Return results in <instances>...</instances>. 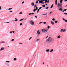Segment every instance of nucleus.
<instances>
[{
  "label": "nucleus",
  "instance_id": "bb28decb",
  "mask_svg": "<svg viewBox=\"0 0 67 67\" xmlns=\"http://www.w3.org/2000/svg\"><path fill=\"white\" fill-rule=\"evenodd\" d=\"M47 28L48 29H49V28H50V26H48L47 27Z\"/></svg>",
  "mask_w": 67,
  "mask_h": 67
},
{
  "label": "nucleus",
  "instance_id": "de8ad7c7",
  "mask_svg": "<svg viewBox=\"0 0 67 67\" xmlns=\"http://www.w3.org/2000/svg\"><path fill=\"white\" fill-rule=\"evenodd\" d=\"M47 1H45L44 3H47Z\"/></svg>",
  "mask_w": 67,
  "mask_h": 67
},
{
  "label": "nucleus",
  "instance_id": "4d7b16f0",
  "mask_svg": "<svg viewBox=\"0 0 67 67\" xmlns=\"http://www.w3.org/2000/svg\"><path fill=\"white\" fill-rule=\"evenodd\" d=\"M64 14H66V15H67V13H64Z\"/></svg>",
  "mask_w": 67,
  "mask_h": 67
},
{
  "label": "nucleus",
  "instance_id": "4468645a",
  "mask_svg": "<svg viewBox=\"0 0 67 67\" xmlns=\"http://www.w3.org/2000/svg\"><path fill=\"white\" fill-rule=\"evenodd\" d=\"M39 32H40V31H39V30H38L37 32V34H38Z\"/></svg>",
  "mask_w": 67,
  "mask_h": 67
},
{
  "label": "nucleus",
  "instance_id": "4c0bfd02",
  "mask_svg": "<svg viewBox=\"0 0 67 67\" xmlns=\"http://www.w3.org/2000/svg\"><path fill=\"white\" fill-rule=\"evenodd\" d=\"M66 10H67V9H65L64 10V11H66Z\"/></svg>",
  "mask_w": 67,
  "mask_h": 67
},
{
  "label": "nucleus",
  "instance_id": "2f4dec72",
  "mask_svg": "<svg viewBox=\"0 0 67 67\" xmlns=\"http://www.w3.org/2000/svg\"><path fill=\"white\" fill-rule=\"evenodd\" d=\"M39 11H40V10L39 9H38L37 11V13H38L39 12Z\"/></svg>",
  "mask_w": 67,
  "mask_h": 67
},
{
  "label": "nucleus",
  "instance_id": "c85d7f7f",
  "mask_svg": "<svg viewBox=\"0 0 67 67\" xmlns=\"http://www.w3.org/2000/svg\"><path fill=\"white\" fill-rule=\"evenodd\" d=\"M6 63H10V62L9 61H6Z\"/></svg>",
  "mask_w": 67,
  "mask_h": 67
},
{
  "label": "nucleus",
  "instance_id": "aec40b11",
  "mask_svg": "<svg viewBox=\"0 0 67 67\" xmlns=\"http://www.w3.org/2000/svg\"><path fill=\"white\" fill-rule=\"evenodd\" d=\"M53 5L52 4L50 7L51 9H52V8H53Z\"/></svg>",
  "mask_w": 67,
  "mask_h": 67
},
{
  "label": "nucleus",
  "instance_id": "5fc2aeb1",
  "mask_svg": "<svg viewBox=\"0 0 67 67\" xmlns=\"http://www.w3.org/2000/svg\"><path fill=\"white\" fill-rule=\"evenodd\" d=\"M34 14V13L31 14H32V15H33V14Z\"/></svg>",
  "mask_w": 67,
  "mask_h": 67
},
{
  "label": "nucleus",
  "instance_id": "7c9ffc66",
  "mask_svg": "<svg viewBox=\"0 0 67 67\" xmlns=\"http://www.w3.org/2000/svg\"><path fill=\"white\" fill-rule=\"evenodd\" d=\"M46 22H44L43 23V24H46Z\"/></svg>",
  "mask_w": 67,
  "mask_h": 67
},
{
  "label": "nucleus",
  "instance_id": "dca6fc26",
  "mask_svg": "<svg viewBox=\"0 0 67 67\" xmlns=\"http://www.w3.org/2000/svg\"><path fill=\"white\" fill-rule=\"evenodd\" d=\"M2 43H5V42L3 41H2L1 43H0V44H2Z\"/></svg>",
  "mask_w": 67,
  "mask_h": 67
},
{
  "label": "nucleus",
  "instance_id": "2eb2a0df",
  "mask_svg": "<svg viewBox=\"0 0 67 67\" xmlns=\"http://www.w3.org/2000/svg\"><path fill=\"white\" fill-rule=\"evenodd\" d=\"M15 61L16 60V58H15L14 59H13Z\"/></svg>",
  "mask_w": 67,
  "mask_h": 67
},
{
  "label": "nucleus",
  "instance_id": "58836bf2",
  "mask_svg": "<svg viewBox=\"0 0 67 67\" xmlns=\"http://www.w3.org/2000/svg\"><path fill=\"white\" fill-rule=\"evenodd\" d=\"M22 4H23V3H24V2L23 1L22 2Z\"/></svg>",
  "mask_w": 67,
  "mask_h": 67
},
{
  "label": "nucleus",
  "instance_id": "72a5a7b5",
  "mask_svg": "<svg viewBox=\"0 0 67 67\" xmlns=\"http://www.w3.org/2000/svg\"><path fill=\"white\" fill-rule=\"evenodd\" d=\"M37 8H38V7H36V10H37Z\"/></svg>",
  "mask_w": 67,
  "mask_h": 67
},
{
  "label": "nucleus",
  "instance_id": "a18cd8bd",
  "mask_svg": "<svg viewBox=\"0 0 67 67\" xmlns=\"http://www.w3.org/2000/svg\"><path fill=\"white\" fill-rule=\"evenodd\" d=\"M43 23V22H41L40 23H39V24H41V23Z\"/></svg>",
  "mask_w": 67,
  "mask_h": 67
},
{
  "label": "nucleus",
  "instance_id": "20e7f679",
  "mask_svg": "<svg viewBox=\"0 0 67 67\" xmlns=\"http://www.w3.org/2000/svg\"><path fill=\"white\" fill-rule=\"evenodd\" d=\"M30 23L31 25H33L34 24V22L33 20H31L30 21Z\"/></svg>",
  "mask_w": 67,
  "mask_h": 67
},
{
  "label": "nucleus",
  "instance_id": "1a4fd4ad",
  "mask_svg": "<svg viewBox=\"0 0 67 67\" xmlns=\"http://www.w3.org/2000/svg\"><path fill=\"white\" fill-rule=\"evenodd\" d=\"M60 35H59V36H57V38H60Z\"/></svg>",
  "mask_w": 67,
  "mask_h": 67
},
{
  "label": "nucleus",
  "instance_id": "9d476101",
  "mask_svg": "<svg viewBox=\"0 0 67 67\" xmlns=\"http://www.w3.org/2000/svg\"><path fill=\"white\" fill-rule=\"evenodd\" d=\"M51 24H52V25H54V23H53V21H51Z\"/></svg>",
  "mask_w": 67,
  "mask_h": 67
},
{
  "label": "nucleus",
  "instance_id": "39448f33",
  "mask_svg": "<svg viewBox=\"0 0 67 67\" xmlns=\"http://www.w3.org/2000/svg\"><path fill=\"white\" fill-rule=\"evenodd\" d=\"M66 31V30L65 29H61V30L60 31V32L61 33V32H65Z\"/></svg>",
  "mask_w": 67,
  "mask_h": 67
},
{
  "label": "nucleus",
  "instance_id": "cd10ccee",
  "mask_svg": "<svg viewBox=\"0 0 67 67\" xmlns=\"http://www.w3.org/2000/svg\"><path fill=\"white\" fill-rule=\"evenodd\" d=\"M40 39H38L36 40L37 41V42H38V41H39V40H40Z\"/></svg>",
  "mask_w": 67,
  "mask_h": 67
},
{
  "label": "nucleus",
  "instance_id": "5701e85b",
  "mask_svg": "<svg viewBox=\"0 0 67 67\" xmlns=\"http://www.w3.org/2000/svg\"><path fill=\"white\" fill-rule=\"evenodd\" d=\"M52 20L53 21H55V19L54 18H53L52 19Z\"/></svg>",
  "mask_w": 67,
  "mask_h": 67
},
{
  "label": "nucleus",
  "instance_id": "864d4df0",
  "mask_svg": "<svg viewBox=\"0 0 67 67\" xmlns=\"http://www.w3.org/2000/svg\"><path fill=\"white\" fill-rule=\"evenodd\" d=\"M13 12V11H11L9 12Z\"/></svg>",
  "mask_w": 67,
  "mask_h": 67
},
{
  "label": "nucleus",
  "instance_id": "6e6d98bb",
  "mask_svg": "<svg viewBox=\"0 0 67 67\" xmlns=\"http://www.w3.org/2000/svg\"><path fill=\"white\" fill-rule=\"evenodd\" d=\"M47 2L48 3H49V1H47Z\"/></svg>",
  "mask_w": 67,
  "mask_h": 67
},
{
  "label": "nucleus",
  "instance_id": "79ce46f5",
  "mask_svg": "<svg viewBox=\"0 0 67 67\" xmlns=\"http://www.w3.org/2000/svg\"><path fill=\"white\" fill-rule=\"evenodd\" d=\"M65 22H67V20H65Z\"/></svg>",
  "mask_w": 67,
  "mask_h": 67
},
{
  "label": "nucleus",
  "instance_id": "c9c22d12",
  "mask_svg": "<svg viewBox=\"0 0 67 67\" xmlns=\"http://www.w3.org/2000/svg\"><path fill=\"white\" fill-rule=\"evenodd\" d=\"M36 7V4L35 5L34 8H35Z\"/></svg>",
  "mask_w": 67,
  "mask_h": 67
},
{
  "label": "nucleus",
  "instance_id": "3c124183",
  "mask_svg": "<svg viewBox=\"0 0 67 67\" xmlns=\"http://www.w3.org/2000/svg\"><path fill=\"white\" fill-rule=\"evenodd\" d=\"M43 1H42V2H40V3H41V4H42V3H43Z\"/></svg>",
  "mask_w": 67,
  "mask_h": 67
},
{
  "label": "nucleus",
  "instance_id": "37998d69",
  "mask_svg": "<svg viewBox=\"0 0 67 67\" xmlns=\"http://www.w3.org/2000/svg\"><path fill=\"white\" fill-rule=\"evenodd\" d=\"M31 14V13H30L28 15H30Z\"/></svg>",
  "mask_w": 67,
  "mask_h": 67
},
{
  "label": "nucleus",
  "instance_id": "e433bc0d",
  "mask_svg": "<svg viewBox=\"0 0 67 67\" xmlns=\"http://www.w3.org/2000/svg\"><path fill=\"white\" fill-rule=\"evenodd\" d=\"M22 25V23H20V26H21V25Z\"/></svg>",
  "mask_w": 67,
  "mask_h": 67
},
{
  "label": "nucleus",
  "instance_id": "7ed1b4c3",
  "mask_svg": "<svg viewBox=\"0 0 67 67\" xmlns=\"http://www.w3.org/2000/svg\"><path fill=\"white\" fill-rule=\"evenodd\" d=\"M62 3H58V8H62Z\"/></svg>",
  "mask_w": 67,
  "mask_h": 67
},
{
  "label": "nucleus",
  "instance_id": "052dcab7",
  "mask_svg": "<svg viewBox=\"0 0 67 67\" xmlns=\"http://www.w3.org/2000/svg\"><path fill=\"white\" fill-rule=\"evenodd\" d=\"M52 12H50V13L49 14H51L52 13Z\"/></svg>",
  "mask_w": 67,
  "mask_h": 67
},
{
  "label": "nucleus",
  "instance_id": "774afa93",
  "mask_svg": "<svg viewBox=\"0 0 67 67\" xmlns=\"http://www.w3.org/2000/svg\"><path fill=\"white\" fill-rule=\"evenodd\" d=\"M42 1H45V0H42Z\"/></svg>",
  "mask_w": 67,
  "mask_h": 67
},
{
  "label": "nucleus",
  "instance_id": "09e8293b",
  "mask_svg": "<svg viewBox=\"0 0 67 67\" xmlns=\"http://www.w3.org/2000/svg\"><path fill=\"white\" fill-rule=\"evenodd\" d=\"M65 2H66L67 1V0H64Z\"/></svg>",
  "mask_w": 67,
  "mask_h": 67
},
{
  "label": "nucleus",
  "instance_id": "6e6552de",
  "mask_svg": "<svg viewBox=\"0 0 67 67\" xmlns=\"http://www.w3.org/2000/svg\"><path fill=\"white\" fill-rule=\"evenodd\" d=\"M4 48L3 47L1 48L0 50L1 51H3V50H4Z\"/></svg>",
  "mask_w": 67,
  "mask_h": 67
},
{
  "label": "nucleus",
  "instance_id": "f8f14e48",
  "mask_svg": "<svg viewBox=\"0 0 67 67\" xmlns=\"http://www.w3.org/2000/svg\"><path fill=\"white\" fill-rule=\"evenodd\" d=\"M59 11H63V9H62V8H60L59 9Z\"/></svg>",
  "mask_w": 67,
  "mask_h": 67
},
{
  "label": "nucleus",
  "instance_id": "8fccbe9b",
  "mask_svg": "<svg viewBox=\"0 0 67 67\" xmlns=\"http://www.w3.org/2000/svg\"><path fill=\"white\" fill-rule=\"evenodd\" d=\"M0 10H1V6H0Z\"/></svg>",
  "mask_w": 67,
  "mask_h": 67
},
{
  "label": "nucleus",
  "instance_id": "ea45409f",
  "mask_svg": "<svg viewBox=\"0 0 67 67\" xmlns=\"http://www.w3.org/2000/svg\"><path fill=\"white\" fill-rule=\"evenodd\" d=\"M42 8V7H40L39 8V10H41V8Z\"/></svg>",
  "mask_w": 67,
  "mask_h": 67
},
{
  "label": "nucleus",
  "instance_id": "a19ab883",
  "mask_svg": "<svg viewBox=\"0 0 67 67\" xmlns=\"http://www.w3.org/2000/svg\"><path fill=\"white\" fill-rule=\"evenodd\" d=\"M14 41V39L11 40V41Z\"/></svg>",
  "mask_w": 67,
  "mask_h": 67
},
{
  "label": "nucleus",
  "instance_id": "a878e982",
  "mask_svg": "<svg viewBox=\"0 0 67 67\" xmlns=\"http://www.w3.org/2000/svg\"><path fill=\"white\" fill-rule=\"evenodd\" d=\"M45 7V5H42V7Z\"/></svg>",
  "mask_w": 67,
  "mask_h": 67
},
{
  "label": "nucleus",
  "instance_id": "6ab92c4d",
  "mask_svg": "<svg viewBox=\"0 0 67 67\" xmlns=\"http://www.w3.org/2000/svg\"><path fill=\"white\" fill-rule=\"evenodd\" d=\"M54 22L55 23H57V22H58V21H54Z\"/></svg>",
  "mask_w": 67,
  "mask_h": 67
},
{
  "label": "nucleus",
  "instance_id": "412c9836",
  "mask_svg": "<svg viewBox=\"0 0 67 67\" xmlns=\"http://www.w3.org/2000/svg\"><path fill=\"white\" fill-rule=\"evenodd\" d=\"M47 13H46V14H43L42 15H47Z\"/></svg>",
  "mask_w": 67,
  "mask_h": 67
},
{
  "label": "nucleus",
  "instance_id": "b1692460",
  "mask_svg": "<svg viewBox=\"0 0 67 67\" xmlns=\"http://www.w3.org/2000/svg\"><path fill=\"white\" fill-rule=\"evenodd\" d=\"M23 19H20V20H19L20 21H22V20H23Z\"/></svg>",
  "mask_w": 67,
  "mask_h": 67
},
{
  "label": "nucleus",
  "instance_id": "4be33fe9",
  "mask_svg": "<svg viewBox=\"0 0 67 67\" xmlns=\"http://www.w3.org/2000/svg\"><path fill=\"white\" fill-rule=\"evenodd\" d=\"M38 1H36V4H37V3H38Z\"/></svg>",
  "mask_w": 67,
  "mask_h": 67
},
{
  "label": "nucleus",
  "instance_id": "13d9d810",
  "mask_svg": "<svg viewBox=\"0 0 67 67\" xmlns=\"http://www.w3.org/2000/svg\"><path fill=\"white\" fill-rule=\"evenodd\" d=\"M35 18H37V16H35Z\"/></svg>",
  "mask_w": 67,
  "mask_h": 67
},
{
  "label": "nucleus",
  "instance_id": "473e14b6",
  "mask_svg": "<svg viewBox=\"0 0 67 67\" xmlns=\"http://www.w3.org/2000/svg\"><path fill=\"white\" fill-rule=\"evenodd\" d=\"M22 14V12H20L19 13V14Z\"/></svg>",
  "mask_w": 67,
  "mask_h": 67
},
{
  "label": "nucleus",
  "instance_id": "c03bdc74",
  "mask_svg": "<svg viewBox=\"0 0 67 67\" xmlns=\"http://www.w3.org/2000/svg\"><path fill=\"white\" fill-rule=\"evenodd\" d=\"M48 9V7L46 8V9Z\"/></svg>",
  "mask_w": 67,
  "mask_h": 67
},
{
  "label": "nucleus",
  "instance_id": "a211bd4d",
  "mask_svg": "<svg viewBox=\"0 0 67 67\" xmlns=\"http://www.w3.org/2000/svg\"><path fill=\"white\" fill-rule=\"evenodd\" d=\"M62 2H63V0H60V3H62Z\"/></svg>",
  "mask_w": 67,
  "mask_h": 67
},
{
  "label": "nucleus",
  "instance_id": "f03ea898",
  "mask_svg": "<svg viewBox=\"0 0 67 67\" xmlns=\"http://www.w3.org/2000/svg\"><path fill=\"white\" fill-rule=\"evenodd\" d=\"M41 31L43 33H47V32L48 29H43Z\"/></svg>",
  "mask_w": 67,
  "mask_h": 67
},
{
  "label": "nucleus",
  "instance_id": "ddd939ff",
  "mask_svg": "<svg viewBox=\"0 0 67 67\" xmlns=\"http://www.w3.org/2000/svg\"><path fill=\"white\" fill-rule=\"evenodd\" d=\"M53 51V49H52L51 51H50V52H52Z\"/></svg>",
  "mask_w": 67,
  "mask_h": 67
},
{
  "label": "nucleus",
  "instance_id": "e2e57ef3",
  "mask_svg": "<svg viewBox=\"0 0 67 67\" xmlns=\"http://www.w3.org/2000/svg\"><path fill=\"white\" fill-rule=\"evenodd\" d=\"M12 33V32H10L9 33H10V34H11V33Z\"/></svg>",
  "mask_w": 67,
  "mask_h": 67
},
{
  "label": "nucleus",
  "instance_id": "bf43d9fd",
  "mask_svg": "<svg viewBox=\"0 0 67 67\" xmlns=\"http://www.w3.org/2000/svg\"><path fill=\"white\" fill-rule=\"evenodd\" d=\"M45 4H46V5H47V4L46 3Z\"/></svg>",
  "mask_w": 67,
  "mask_h": 67
},
{
  "label": "nucleus",
  "instance_id": "393cba45",
  "mask_svg": "<svg viewBox=\"0 0 67 67\" xmlns=\"http://www.w3.org/2000/svg\"><path fill=\"white\" fill-rule=\"evenodd\" d=\"M11 9H12V8H9L8 9V10H11Z\"/></svg>",
  "mask_w": 67,
  "mask_h": 67
},
{
  "label": "nucleus",
  "instance_id": "0eeeda50",
  "mask_svg": "<svg viewBox=\"0 0 67 67\" xmlns=\"http://www.w3.org/2000/svg\"><path fill=\"white\" fill-rule=\"evenodd\" d=\"M55 5H57V0H55Z\"/></svg>",
  "mask_w": 67,
  "mask_h": 67
},
{
  "label": "nucleus",
  "instance_id": "f704fd0d",
  "mask_svg": "<svg viewBox=\"0 0 67 67\" xmlns=\"http://www.w3.org/2000/svg\"><path fill=\"white\" fill-rule=\"evenodd\" d=\"M14 21H18V19H16V20H15Z\"/></svg>",
  "mask_w": 67,
  "mask_h": 67
},
{
  "label": "nucleus",
  "instance_id": "338daca9",
  "mask_svg": "<svg viewBox=\"0 0 67 67\" xmlns=\"http://www.w3.org/2000/svg\"><path fill=\"white\" fill-rule=\"evenodd\" d=\"M45 3L43 2V3H42V4H44Z\"/></svg>",
  "mask_w": 67,
  "mask_h": 67
},
{
  "label": "nucleus",
  "instance_id": "69168bd1",
  "mask_svg": "<svg viewBox=\"0 0 67 67\" xmlns=\"http://www.w3.org/2000/svg\"><path fill=\"white\" fill-rule=\"evenodd\" d=\"M13 33H14V31H13Z\"/></svg>",
  "mask_w": 67,
  "mask_h": 67
},
{
  "label": "nucleus",
  "instance_id": "9b49d317",
  "mask_svg": "<svg viewBox=\"0 0 67 67\" xmlns=\"http://www.w3.org/2000/svg\"><path fill=\"white\" fill-rule=\"evenodd\" d=\"M46 52H49V49H48L46 50Z\"/></svg>",
  "mask_w": 67,
  "mask_h": 67
},
{
  "label": "nucleus",
  "instance_id": "f3484780",
  "mask_svg": "<svg viewBox=\"0 0 67 67\" xmlns=\"http://www.w3.org/2000/svg\"><path fill=\"white\" fill-rule=\"evenodd\" d=\"M62 20H63V21H65V19H64V18H62Z\"/></svg>",
  "mask_w": 67,
  "mask_h": 67
},
{
  "label": "nucleus",
  "instance_id": "680f3d73",
  "mask_svg": "<svg viewBox=\"0 0 67 67\" xmlns=\"http://www.w3.org/2000/svg\"><path fill=\"white\" fill-rule=\"evenodd\" d=\"M19 44H22V43H19Z\"/></svg>",
  "mask_w": 67,
  "mask_h": 67
},
{
  "label": "nucleus",
  "instance_id": "603ef678",
  "mask_svg": "<svg viewBox=\"0 0 67 67\" xmlns=\"http://www.w3.org/2000/svg\"><path fill=\"white\" fill-rule=\"evenodd\" d=\"M40 34V33L39 32V33H38V34H37V35H39Z\"/></svg>",
  "mask_w": 67,
  "mask_h": 67
},
{
  "label": "nucleus",
  "instance_id": "0e129e2a",
  "mask_svg": "<svg viewBox=\"0 0 67 67\" xmlns=\"http://www.w3.org/2000/svg\"><path fill=\"white\" fill-rule=\"evenodd\" d=\"M48 36H47V37L46 38H46H47V37H48Z\"/></svg>",
  "mask_w": 67,
  "mask_h": 67
},
{
  "label": "nucleus",
  "instance_id": "c756f323",
  "mask_svg": "<svg viewBox=\"0 0 67 67\" xmlns=\"http://www.w3.org/2000/svg\"><path fill=\"white\" fill-rule=\"evenodd\" d=\"M36 11V9H34V12H35Z\"/></svg>",
  "mask_w": 67,
  "mask_h": 67
},
{
  "label": "nucleus",
  "instance_id": "49530a36",
  "mask_svg": "<svg viewBox=\"0 0 67 67\" xmlns=\"http://www.w3.org/2000/svg\"><path fill=\"white\" fill-rule=\"evenodd\" d=\"M32 38V37H31L30 38L29 40H30Z\"/></svg>",
  "mask_w": 67,
  "mask_h": 67
},
{
  "label": "nucleus",
  "instance_id": "423d86ee",
  "mask_svg": "<svg viewBox=\"0 0 67 67\" xmlns=\"http://www.w3.org/2000/svg\"><path fill=\"white\" fill-rule=\"evenodd\" d=\"M31 5H32V6H33L34 5V2H32L31 3Z\"/></svg>",
  "mask_w": 67,
  "mask_h": 67
},
{
  "label": "nucleus",
  "instance_id": "f257e3e1",
  "mask_svg": "<svg viewBox=\"0 0 67 67\" xmlns=\"http://www.w3.org/2000/svg\"><path fill=\"white\" fill-rule=\"evenodd\" d=\"M52 38L51 37H49L48 39L46 40V42L48 43H51V42L52 41Z\"/></svg>",
  "mask_w": 67,
  "mask_h": 67
}]
</instances>
